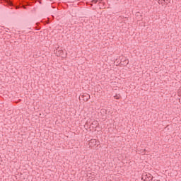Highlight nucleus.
<instances>
[{
    "label": "nucleus",
    "mask_w": 181,
    "mask_h": 181,
    "mask_svg": "<svg viewBox=\"0 0 181 181\" xmlns=\"http://www.w3.org/2000/svg\"><path fill=\"white\" fill-rule=\"evenodd\" d=\"M141 180L144 181H151L152 180V175L150 173H144L141 175Z\"/></svg>",
    "instance_id": "obj_1"
},
{
    "label": "nucleus",
    "mask_w": 181,
    "mask_h": 181,
    "mask_svg": "<svg viewBox=\"0 0 181 181\" xmlns=\"http://www.w3.org/2000/svg\"><path fill=\"white\" fill-rule=\"evenodd\" d=\"M81 98H83V101H88L90 100V95L88 93H83V95H81Z\"/></svg>",
    "instance_id": "obj_2"
},
{
    "label": "nucleus",
    "mask_w": 181,
    "mask_h": 181,
    "mask_svg": "<svg viewBox=\"0 0 181 181\" xmlns=\"http://www.w3.org/2000/svg\"><path fill=\"white\" fill-rule=\"evenodd\" d=\"M56 52H59V54H62V53H63V51L62 50L60 51V49H59V47L58 49H57Z\"/></svg>",
    "instance_id": "obj_3"
},
{
    "label": "nucleus",
    "mask_w": 181,
    "mask_h": 181,
    "mask_svg": "<svg viewBox=\"0 0 181 181\" xmlns=\"http://www.w3.org/2000/svg\"><path fill=\"white\" fill-rule=\"evenodd\" d=\"M98 1H100V0H93L92 2H93V4H97V2H98Z\"/></svg>",
    "instance_id": "obj_4"
},
{
    "label": "nucleus",
    "mask_w": 181,
    "mask_h": 181,
    "mask_svg": "<svg viewBox=\"0 0 181 181\" xmlns=\"http://www.w3.org/2000/svg\"><path fill=\"white\" fill-rule=\"evenodd\" d=\"M115 98L116 100H118L119 98L117 95H116V96H115Z\"/></svg>",
    "instance_id": "obj_5"
},
{
    "label": "nucleus",
    "mask_w": 181,
    "mask_h": 181,
    "mask_svg": "<svg viewBox=\"0 0 181 181\" xmlns=\"http://www.w3.org/2000/svg\"><path fill=\"white\" fill-rule=\"evenodd\" d=\"M9 30V28H6V32H8Z\"/></svg>",
    "instance_id": "obj_6"
},
{
    "label": "nucleus",
    "mask_w": 181,
    "mask_h": 181,
    "mask_svg": "<svg viewBox=\"0 0 181 181\" xmlns=\"http://www.w3.org/2000/svg\"><path fill=\"white\" fill-rule=\"evenodd\" d=\"M158 3L159 4H160V0H158Z\"/></svg>",
    "instance_id": "obj_7"
},
{
    "label": "nucleus",
    "mask_w": 181,
    "mask_h": 181,
    "mask_svg": "<svg viewBox=\"0 0 181 181\" xmlns=\"http://www.w3.org/2000/svg\"><path fill=\"white\" fill-rule=\"evenodd\" d=\"M164 2H166V0H163ZM167 1H169V0H167Z\"/></svg>",
    "instance_id": "obj_8"
},
{
    "label": "nucleus",
    "mask_w": 181,
    "mask_h": 181,
    "mask_svg": "<svg viewBox=\"0 0 181 181\" xmlns=\"http://www.w3.org/2000/svg\"><path fill=\"white\" fill-rule=\"evenodd\" d=\"M10 4H12V1H10Z\"/></svg>",
    "instance_id": "obj_9"
},
{
    "label": "nucleus",
    "mask_w": 181,
    "mask_h": 181,
    "mask_svg": "<svg viewBox=\"0 0 181 181\" xmlns=\"http://www.w3.org/2000/svg\"><path fill=\"white\" fill-rule=\"evenodd\" d=\"M157 181H160V180H157Z\"/></svg>",
    "instance_id": "obj_10"
}]
</instances>
